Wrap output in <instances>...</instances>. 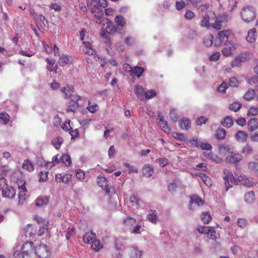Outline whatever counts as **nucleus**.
Returning <instances> with one entry per match:
<instances>
[{"instance_id": "24", "label": "nucleus", "mask_w": 258, "mask_h": 258, "mask_svg": "<svg viewBox=\"0 0 258 258\" xmlns=\"http://www.w3.org/2000/svg\"><path fill=\"white\" fill-rule=\"evenodd\" d=\"M235 139L237 141L244 142L246 141L248 137V134L246 132L242 131H238L235 136Z\"/></svg>"}, {"instance_id": "52", "label": "nucleus", "mask_w": 258, "mask_h": 258, "mask_svg": "<svg viewBox=\"0 0 258 258\" xmlns=\"http://www.w3.org/2000/svg\"><path fill=\"white\" fill-rule=\"evenodd\" d=\"M123 223L126 226H133L136 223V219L130 217H127L124 219Z\"/></svg>"}, {"instance_id": "17", "label": "nucleus", "mask_w": 258, "mask_h": 258, "mask_svg": "<svg viewBox=\"0 0 258 258\" xmlns=\"http://www.w3.org/2000/svg\"><path fill=\"white\" fill-rule=\"evenodd\" d=\"M181 182L178 178H174L168 186V190L170 192H175L177 188L180 186Z\"/></svg>"}, {"instance_id": "15", "label": "nucleus", "mask_w": 258, "mask_h": 258, "mask_svg": "<svg viewBox=\"0 0 258 258\" xmlns=\"http://www.w3.org/2000/svg\"><path fill=\"white\" fill-rule=\"evenodd\" d=\"M154 166L151 164H146L142 168L143 175L147 177H151L154 173Z\"/></svg>"}, {"instance_id": "45", "label": "nucleus", "mask_w": 258, "mask_h": 258, "mask_svg": "<svg viewBox=\"0 0 258 258\" xmlns=\"http://www.w3.org/2000/svg\"><path fill=\"white\" fill-rule=\"evenodd\" d=\"M0 120L4 124H6L10 120V116L6 112L0 113Z\"/></svg>"}, {"instance_id": "3", "label": "nucleus", "mask_w": 258, "mask_h": 258, "mask_svg": "<svg viewBox=\"0 0 258 258\" xmlns=\"http://www.w3.org/2000/svg\"><path fill=\"white\" fill-rule=\"evenodd\" d=\"M35 252L39 258H48L50 255V250L45 244L37 246Z\"/></svg>"}, {"instance_id": "25", "label": "nucleus", "mask_w": 258, "mask_h": 258, "mask_svg": "<svg viewBox=\"0 0 258 258\" xmlns=\"http://www.w3.org/2000/svg\"><path fill=\"white\" fill-rule=\"evenodd\" d=\"M221 123L224 127L229 128L233 125L234 120L231 116H227L221 120Z\"/></svg>"}, {"instance_id": "7", "label": "nucleus", "mask_w": 258, "mask_h": 258, "mask_svg": "<svg viewBox=\"0 0 258 258\" xmlns=\"http://www.w3.org/2000/svg\"><path fill=\"white\" fill-rule=\"evenodd\" d=\"M236 49V44L231 42H226L225 43L224 48L222 50V54L225 56H229Z\"/></svg>"}, {"instance_id": "53", "label": "nucleus", "mask_w": 258, "mask_h": 258, "mask_svg": "<svg viewBox=\"0 0 258 258\" xmlns=\"http://www.w3.org/2000/svg\"><path fill=\"white\" fill-rule=\"evenodd\" d=\"M255 95V93L253 90L250 89L248 90L244 94L243 97L244 99L246 100H250Z\"/></svg>"}, {"instance_id": "6", "label": "nucleus", "mask_w": 258, "mask_h": 258, "mask_svg": "<svg viewBox=\"0 0 258 258\" xmlns=\"http://www.w3.org/2000/svg\"><path fill=\"white\" fill-rule=\"evenodd\" d=\"M230 34L229 30L220 31L218 33V38L216 39L214 45L220 46L222 43L226 42Z\"/></svg>"}, {"instance_id": "39", "label": "nucleus", "mask_w": 258, "mask_h": 258, "mask_svg": "<svg viewBox=\"0 0 258 258\" xmlns=\"http://www.w3.org/2000/svg\"><path fill=\"white\" fill-rule=\"evenodd\" d=\"M213 36L212 34H208L204 38V44L206 47H210L213 44Z\"/></svg>"}, {"instance_id": "19", "label": "nucleus", "mask_w": 258, "mask_h": 258, "mask_svg": "<svg viewBox=\"0 0 258 258\" xmlns=\"http://www.w3.org/2000/svg\"><path fill=\"white\" fill-rule=\"evenodd\" d=\"M84 46L82 48L83 51L88 55H92L94 53L95 50L92 48L91 43L89 41H85L83 42Z\"/></svg>"}, {"instance_id": "27", "label": "nucleus", "mask_w": 258, "mask_h": 258, "mask_svg": "<svg viewBox=\"0 0 258 258\" xmlns=\"http://www.w3.org/2000/svg\"><path fill=\"white\" fill-rule=\"evenodd\" d=\"M215 135L218 140H223L226 137V132L224 128H219L216 131Z\"/></svg>"}, {"instance_id": "57", "label": "nucleus", "mask_w": 258, "mask_h": 258, "mask_svg": "<svg viewBox=\"0 0 258 258\" xmlns=\"http://www.w3.org/2000/svg\"><path fill=\"white\" fill-rule=\"evenodd\" d=\"M249 116H255L258 114V108L252 107H250L247 113Z\"/></svg>"}, {"instance_id": "28", "label": "nucleus", "mask_w": 258, "mask_h": 258, "mask_svg": "<svg viewBox=\"0 0 258 258\" xmlns=\"http://www.w3.org/2000/svg\"><path fill=\"white\" fill-rule=\"evenodd\" d=\"M157 213L156 210H151L150 213L147 215L148 220L153 224L157 222Z\"/></svg>"}, {"instance_id": "14", "label": "nucleus", "mask_w": 258, "mask_h": 258, "mask_svg": "<svg viewBox=\"0 0 258 258\" xmlns=\"http://www.w3.org/2000/svg\"><path fill=\"white\" fill-rule=\"evenodd\" d=\"M33 243L32 242L27 241L22 246V252L25 255H27L33 250Z\"/></svg>"}, {"instance_id": "56", "label": "nucleus", "mask_w": 258, "mask_h": 258, "mask_svg": "<svg viewBox=\"0 0 258 258\" xmlns=\"http://www.w3.org/2000/svg\"><path fill=\"white\" fill-rule=\"evenodd\" d=\"M156 162L159 165L164 167L168 165L169 163V160L166 158H160L156 159Z\"/></svg>"}, {"instance_id": "42", "label": "nucleus", "mask_w": 258, "mask_h": 258, "mask_svg": "<svg viewBox=\"0 0 258 258\" xmlns=\"http://www.w3.org/2000/svg\"><path fill=\"white\" fill-rule=\"evenodd\" d=\"M92 243L91 248L96 251H98L100 249L102 248V245L98 239L95 238L92 242Z\"/></svg>"}, {"instance_id": "40", "label": "nucleus", "mask_w": 258, "mask_h": 258, "mask_svg": "<svg viewBox=\"0 0 258 258\" xmlns=\"http://www.w3.org/2000/svg\"><path fill=\"white\" fill-rule=\"evenodd\" d=\"M61 162L66 166H70L71 165L72 161L71 157L68 154H63L61 157Z\"/></svg>"}, {"instance_id": "16", "label": "nucleus", "mask_w": 258, "mask_h": 258, "mask_svg": "<svg viewBox=\"0 0 258 258\" xmlns=\"http://www.w3.org/2000/svg\"><path fill=\"white\" fill-rule=\"evenodd\" d=\"M242 159V156L239 154H233V155L227 156L226 158V161L228 163H237L241 161Z\"/></svg>"}, {"instance_id": "1", "label": "nucleus", "mask_w": 258, "mask_h": 258, "mask_svg": "<svg viewBox=\"0 0 258 258\" xmlns=\"http://www.w3.org/2000/svg\"><path fill=\"white\" fill-rule=\"evenodd\" d=\"M87 6L90 12L94 14V17L101 19L104 15L103 9L107 6L106 0H93L90 4L88 0Z\"/></svg>"}, {"instance_id": "59", "label": "nucleus", "mask_w": 258, "mask_h": 258, "mask_svg": "<svg viewBox=\"0 0 258 258\" xmlns=\"http://www.w3.org/2000/svg\"><path fill=\"white\" fill-rule=\"evenodd\" d=\"M169 116L172 121L176 122L177 120L178 116L176 113V110L174 109H172L169 113Z\"/></svg>"}, {"instance_id": "10", "label": "nucleus", "mask_w": 258, "mask_h": 258, "mask_svg": "<svg viewBox=\"0 0 258 258\" xmlns=\"http://www.w3.org/2000/svg\"><path fill=\"white\" fill-rule=\"evenodd\" d=\"M25 182H24L21 186L18 185L19 189L20 190L18 194V204L21 205H23L25 201L26 188L25 187Z\"/></svg>"}, {"instance_id": "29", "label": "nucleus", "mask_w": 258, "mask_h": 258, "mask_svg": "<svg viewBox=\"0 0 258 258\" xmlns=\"http://www.w3.org/2000/svg\"><path fill=\"white\" fill-rule=\"evenodd\" d=\"M37 23H38L39 22L40 23V24H38V25H37L38 28L39 29H40V27H42V26H44V27H48V22L47 20L42 15H40L38 16V18L37 19Z\"/></svg>"}, {"instance_id": "50", "label": "nucleus", "mask_w": 258, "mask_h": 258, "mask_svg": "<svg viewBox=\"0 0 258 258\" xmlns=\"http://www.w3.org/2000/svg\"><path fill=\"white\" fill-rule=\"evenodd\" d=\"M219 237V234L216 233L214 228L212 227L210 231L208 233V237L209 238L215 240L217 239Z\"/></svg>"}, {"instance_id": "58", "label": "nucleus", "mask_w": 258, "mask_h": 258, "mask_svg": "<svg viewBox=\"0 0 258 258\" xmlns=\"http://www.w3.org/2000/svg\"><path fill=\"white\" fill-rule=\"evenodd\" d=\"M238 226L241 228H244L247 224V221L245 219L239 218L237 221Z\"/></svg>"}, {"instance_id": "41", "label": "nucleus", "mask_w": 258, "mask_h": 258, "mask_svg": "<svg viewBox=\"0 0 258 258\" xmlns=\"http://www.w3.org/2000/svg\"><path fill=\"white\" fill-rule=\"evenodd\" d=\"M63 143L61 137H57L52 140V144L56 149H59Z\"/></svg>"}, {"instance_id": "37", "label": "nucleus", "mask_w": 258, "mask_h": 258, "mask_svg": "<svg viewBox=\"0 0 258 258\" xmlns=\"http://www.w3.org/2000/svg\"><path fill=\"white\" fill-rule=\"evenodd\" d=\"M159 123L163 132H164L165 133H167V134L170 132L171 130L167 126V121L163 120L162 118H160Z\"/></svg>"}, {"instance_id": "36", "label": "nucleus", "mask_w": 258, "mask_h": 258, "mask_svg": "<svg viewBox=\"0 0 258 258\" xmlns=\"http://www.w3.org/2000/svg\"><path fill=\"white\" fill-rule=\"evenodd\" d=\"M135 92L139 99L140 100H143L144 99V90L143 87L139 86H135Z\"/></svg>"}, {"instance_id": "44", "label": "nucleus", "mask_w": 258, "mask_h": 258, "mask_svg": "<svg viewBox=\"0 0 258 258\" xmlns=\"http://www.w3.org/2000/svg\"><path fill=\"white\" fill-rule=\"evenodd\" d=\"M200 175L201 179L206 185L208 186L212 185L211 180L206 174H200Z\"/></svg>"}, {"instance_id": "21", "label": "nucleus", "mask_w": 258, "mask_h": 258, "mask_svg": "<svg viewBox=\"0 0 258 258\" xmlns=\"http://www.w3.org/2000/svg\"><path fill=\"white\" fill-rule=\"evenodd\" d=\"M96 234L93 231L86 232L83 236V240L85 243H92L95 239Z\"/></svg>"}, {"instance_id": "48", "label": "nucleus", "mask_w": 258, "mask_h": 258, "mask_svg": "<svg viewBox=\"0 0 258 258\" xmlns=\"http://www.w3.org/2000/svg\"><path fill=\"white\" fill-rule=\"evenodd\" d=\"M201 218V220L205 224H208L212 219L211 216L208 212L203 213Z\"/></svg>"}, {"instance_id": "26", "label": "nucleus", "mask_w": 258, "mask_h": 258, "mask_svg": "<svg viewBox=\"0 0 258 258\" xmlns=\"http://www.w3.org/2000/svg\"><path fill=\"white\" fill-rule=\"evenodd\" d=\"M214 15L212 12H209L208 14L202 17V19L201 21V26L202 27L209 28L210 27V23H209V15Z\"/></svg>"}, {"instance_id": "20", "label": "nucleus", "mask_w": 258, "mask_h": 258, "mask_svg": "<svg viewBox=\"0 0 258 258\" xmlns=\"http://www.w3.org/2000/svg\"><path fill=\"white\" fill-rule=\"evenodd\" d=\"M127 66H128L130 69L129 71L132 72L131 75L134 74L138 78H140L144 72V69L143 67L136 66L134 68H132L129 65H127Z\"/></svg>"}, {"instance_id": "51", "label": "nucleus", "mask_w": 258, "mask_h": 258, "mask_svg": "<svg viewBox=\"0 0 258 258\" xmlns=\"http://www.w3.org/2000/svg\"><path fill=\"white\" fill-rule=\"evenodd\" d=\"M212 227L206 226H199L198 227L197 230L200 233H206L208 234Z\"/></svg>"}, {"instance_id": "31", "label": "nucleus", "mask_w": 258, "mask_h": 258, "mask_svg": "<svg viewBox=\"0 0 258 258\" xmlns=\"http://www.w3.org/2000/svg\"><path fill=\"white\" fill-rule=\"evenodd\" d=\"M114 21L118 27H123L126 24L125 19L121 15L117 16Z\"/></svg>"}, {"instance_id": "13", "label": "nucleus", "mask_w": 258, "mask_h": 258, "mask_svg": "<svg viewBox=\"0 0 258 258\" xmlns=\"http://www.w3.org/2000/svg\"><path fill=\"white\" fill-rule=\"evenodd\" d=\"M180 128L182 130L187 131L190 128L191 123L190 120L187 117H183L178 121Z\"/></svg>"}, {"instance_id": "8", "label": "nucleus", "mask_w": 258, "mask_h": 258, "mask_svg": "<svg viewBox=\"0 0 258 258\" xmlns=\"http://www.w3.org/2000/svg\"><path fill=\"white\" fill-rule=\"evenodd\" d=\"M235 177L237 181L241 182L242 185L247 187H250L254 183L252 178L246 177L245 175L243 174L238 175V174H235Z\"/></svg>"}, {"instance_id": "62", "label": "nucleus", "mask_w": 258, "mask_h": 258, "mask_svg": "<svg viewBox=\"0 0 258 258\" xmlns=\"http://www.w3.org/2000/svg\"><path fill=\"white\" fill-rule=\"evenodd\" d=\"M48 174V172L47 171H41L40 172L39 174V181H46L48 177H47V174Z\"/></svg>"}, {"instance_id": "34", "label": "nucleus", "mask_w": 258, "mask_h": 258, "mask_svg": "<svg viewBox=\"0 0 258 258\" xmlns=\"http://www.w3.org/2000/svg\"><path fill=\"white\" fill-rule=\"evenodd\" d=\"M59 155L57 154L53 156L52 161L51 162H47L46 164L47 167L51 168L56 164H58L61 161L60 157L58 158Z\"/></svg>"}, {"instance_id": "30", "label": "nucleus", "mask_w": 258, "mask_h": 258, "mask_svg": "<svg viewBox=\"0 0 258 258\" xmlns=\"http://www.w3.org/2000/svg\"><path fill=\"white\" fill-rule=\"evenodd\" d=\"M245 201L249 204L253 203L255 200V194L253 191H249L244 195Z\"/></svg>"}, {"instance_id": "11", "label": "nucleus", "mask_w": 258, "mask_h": 258, "mask_svg": "<svg viewBox=\"0 0 258 258\" xmlns=\"http://www.w3.org/2000/svg\"><path fill=\"white\" fill-rule=\"evenodd\" d=\"M3 197L9 199H13L15 197L16 191V189L12 187L7 186L2 191Z\"/></svg>"}, {"instance_id": "2", "label": "nucleus", "mask_w": 258, "mask_h": 258, "mask_svg": "<svg viewBox=\"0 0 258 258\" xmlns=\"http://www.w3.org/2000/svg\"><path fill=\"white\" fill-rule=\"evenodd\" d=\"M241 17L242 20L246 23L253 21L256 17L254 8L250 6L243 8L241 11Z\"/></svg>"}, {"instance_id": "12", "label": "nucleus", "mask_w": 258, "mask_h": 258, "mask_svg": "<svg viewBox=\"0 0 258 258\" xmlns=\"http://www.w3.org/2000/svg\"><path fill=\"white\" fill-rule=\"evenodd\" d=\"M248 59L247 54L241 53L236 56L234 60L232 61L233 67H238L241 62L245 61Z\"/></svg>"}, {"instance_id": "22", "label": "nucleus", "mask_w": 258, "mask_h": 258, "mask_svg": "<svg viewBox=\"0 0 258 258\" xmlns=\"http://www.w3.org/2000/svg\"><path fill=\"white\" fill-rule=\"evenodd\" d=\"M74 87L71 85H67L61 89L64 98H69L73 93Z\"/></svg>"}, {"instance_id": "23", "label": "nucleus", "mask_w": 258, "mask_h": 258, "mask_svg": "<svg viewBox=\"0 0 258 258\" xmlns=\"http://www.w3.org/2000/svg\"><path fill=\"white\" fill-rule=\"evenodd\" d=\"M256 30L254 28L251 29L248 32L246 39L249 43H253L255 42L256 39Z\"/></svg>"}, {"instance_id": "38", "label": "nucleus", "mask_w": 258, "mask_h": 258, "mask_svg": "<svg viewBox=\"0 0 258 258\" xmlns=\"http://www.w3.org/2000/svg\"><path fill=\"white\" fill-rule=\"evenodd\" d=\"M219 149L221 152H223L224 153H233V149L230 145H220L219 146Z\"/></svg>"}, {"instance_id": "64", "label": "nucleus", "mask_w": 258, "mask_h": 258, "mask_svg": "<svg viewBox=\"0 0 258 258\" xmlns=\"http://www.w3.org/2000/svg\"><path fill=\"white\" fill-rule=\"evenodd\" d=\"M199 147H200L201 149L203 150L207 151L211 150L212 148L211 145L209 143H206L203 142L201 143Z\"/></svg>"}, {"instance_id": "5", "label": "nucleus", "mask_w": 258, "mask_h": 258, "mask_svg": "<svg viewBox=\"0 0 258 258\" xmlns=\"http://www.w3.org/2000/svg\"><path fill=\"white\" fill-rule=\"evenodd\" d=\"M189 209L192 211L196 210L200 206L204 205V201L198 195L190 196Z\"/></svg>"}, {"instance_id": "47", "label": "nucleus", "mask_w": 258, "mask_h": 258, "mask_svg": "<svg viewBox=\"0 0 258 258\" xmlns=\"http://www.w3.org/2000/svg\"><path fill=\"white\" fill-rule=\"evenodd\" d=\"M248 168L254 172L258 173V163L251 161L248 163Z\"/></svg>"}, {"instance_id": "4", "label": "nucleus", "mask_w": 258, "mask_h": 258, "mask_svg": "<svg viewBox=\"0 0 258 258\" xmlns=\"http://www.w3.org/2000/svg\"><path fill=\"white\" fill-rule=\"evenodd\" d=\"M224 174L225 175L224 179L225 180V189L227 191L232 187L233 184L236 182V180H235L232 173L229 170L225 169L224 170Z\"/></svg>"}, {"instance_id": "18", "label": "nucleus", "mask_w": 258, "mask_h": 258, "mask_svg": "<svg viewBox=\"0 0 258 258\" xmlns=\"http://www.w3.org/2000/svg\"><path fill=\"white\" fill-rule=\"evenodd\" d=\"M248 129L250 132L256 131L258 128V119L252 118L247 122Z\"/></svg>"}, {"instance_id": "33", "label": "nucleus", "mask_w": 258, "mask_h": 258, "mask_svg": "<svg viewBox=\"0 0 258 258\" xmlns=\"http://www.w3.org/2000/svg\"><path fill=\"white\" fill-rule=\"evenodd\" d=\"M22 167L24 169L27 170L29 172H32L34 170V165L29 160H24Z\"/></svg>"}, {"instance_id": "61", "label": "nucleus", "mask_w": 258, "mask_h": 258, "mask_svg": "<svg viewBox=\"0 0 258 258\" xmlns=\"http://www.w3.org/2000/svg\"><path fill=\"white\" fill-rule=\"evenodd\" d=\"M130 201L133 205L138 206L140 204V200L135 195H132L130 197Z\"/></svg>"}, {"instance_id": "49", "label": "nucleus", "mask_w": 258, "mask_h": 258, "mask_svg": "<svg viewBox=\"0 0 258 258\" xmlns=\"http://www.w3.org/2000/svg\"><path fill=\"white\" fill-rule=\"evenodd\" d=\"M70 59L66 55H62L60 57L58 61V64L60 66H64L69 63Z\"/></svg>"}, {"instance_id": "32", "label": "nucleus", "mask_w": 258, "mask_h": 258, "mask_svg": "<svg viewBox=\"0 0 258 258\" xmlns=\"http://www.w3.org/2000/svg\"><path fill=\"white\" fill-rule=\"evenodd\" d=\"M204 154L205 157L207 158L212 160V161H215L216 162H219L221 161V159L219 158L217 156H214L211 150H209L207 151H205L204 152Z\"/></svg>"}, {"instance_id": "54", "label": "nucleus", "mask_w": 258, "mask_h": 258, "mask_svg": "<svg viewBox=\"0 0 258 258\" xmlns=\"http://www.w3.org/2000/svg\"><path fill=\"white\" fill-rule=\"evenodd\" d=\"M187 5L186 0H180V1H176L175 3V7L177 10H182L186 5Z\"/></svg>"}, {"instance_id": "55", "label": "nucleus", "mask_w": 258, "mask_h": 258, "mask_svg": "<svg viewBox=\"0 0 258 258\" xmlns=\"http://www.w3.org/2000/svg\"><path fill=\"white\" fill-rule=\"evenodd\" d=\"M241 107V104L235 102H233L229 105V108L232 111H233L234 112H236L238 110H239L240 108Z\"/></svg>"}, {"instance_id": "9", "label": "nucleus", "mask_w": 258, "mask_h": 258, "mask_svg": "<svg viewBox=\"0 0 258 258\" xmlns=\"http://www.w3.org/2000/svg\"><path fill=\"white\" fill-rule=\"evenodd\" d=\"M128 255L130 258H141L142 251L138 246L133 245L129 248Z\"/></svg>"}, {"instance_id": "43", "label": "nucleus", "mask_w": 258, "mask_h": 258, "mask_svg": "<svg viewBox=\"0 0 258 258\" xmlns=\"http://www.w3.org/2000/svg\"><path fill=\"white\" fill-rule=\"evenodd\" d=\"M253 149L251 146L249 144H246L241 151L242 153L245 155H249L252 154Z\"/></svg>"}, {"instance_id": "35", "label": "nucleus", "mask_w": 258, "mask_h": 258, "mask_svg": "<svg viewBox=\"0 0 258 258\" xmlns=\"http://www.w3.org/2000/svg\"><path fill=\"white\" fill-rule=\"evenodd\" d=\"M49 200L47 197H39L35 201V205L37 206H41L46 205L48 203Z\"/></svg>"}, {"instance_id": "63", "label": "nucleus", "mask_w": 258, "mask_h": 258, "mask_svg": "<svg viewBox=\"0 0 258 258\" xmlns=\"http://www.w3.org/2000/svg\"><path fill=\"white\" fill-rule=\"evenodd\" d=\"M228 84L231 87H236L238 86L239 82L236 78L232 77L229 79Z\"/></svg>"}, {"instance_id": "46", "label": "nucleus", "mask_w": 258, "mask_h": 258, "mask_svg": "<svg viewBox=\"0 0 258 258\" xmlns=\"http://www.w3.org/2000/svg\"><path fill=\"white\" fill-rule=\"evenodd\" d=\"M172 137L181 141H186V138L182 133H178L176 132H172L171 134Z\"/></svg>"}, {"instance_id": "60", "label": "nucleus", "mask_w": 258, "mask_h": 258, "mask_svg": "<svg viewBox=\"0 0 258 258\" xmlns=\"http://www.w3.org/2000/svg\"><path fill=\"white\" fill-rule=\"evenodd\" d=\"M228 88L227 84L226 82H223L218 88L217 90L222 93L225 92L226 89Z\"/></svg>"}]
</instances>
